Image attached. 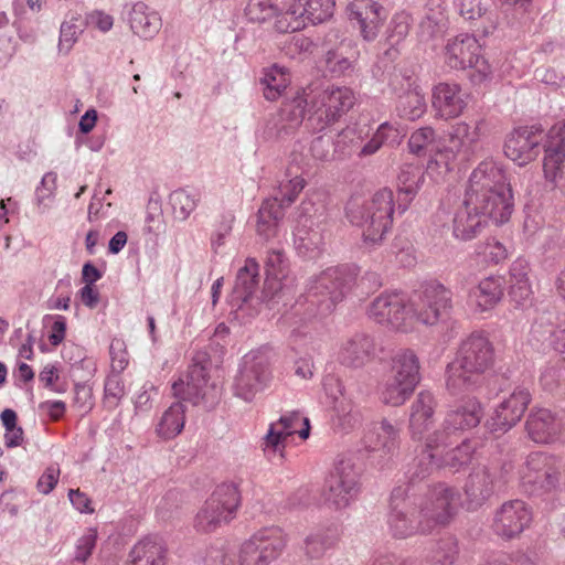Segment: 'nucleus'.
Segmentation results:
<instances>
[{"instance_id": "26", "label": "nucleus", "mask_w": 565, "mask_h": 565, "mask_svg": "<svg viewBox=\"0 0 565 565\" xmlns=\"http://www.w3.org/2000/svg\"><path fill=\"white\" fill-rule=\"evenodd\" d=\"M307 110L300 96L282 104L280 109L273 114L262 129L265 140H285L292 136L303 121Z\"/></svg>"}, {"instance_id": "37", "label": "nucleus", "mask_w": 565, "mask_h": 565, "mask_svg": "<svg viewBox=\"0 0 565 565\" xmlns=\"http://www.w3.org/2000/svg\"><path fill=\"white\" fill-rule=\"evenodd\" d=\"M350 20L356 22L364 40L372 41L379 33L380 25L385 19L384 9L377 2L361 0L350 6Z\"/></svg>"}, {"instance_id": "46", "label": "nucleus", "mask_w": 565, "mask_h": 565, "mask_svg": "<svg viewBox=\"0 0 565 565\" xmlns=\"http://www.w3.org/2000/svg\"><path fill=\"white\" fill-rule=\"evenodd\" d=\"M339 539L337 527L319 526L312 529L303 540L302 551L310 559H319L333 548Z\"/></svg>"}, {"instance_id": "56", "label": "nucleus", "mask_w": 565, "mask_h": 565, "mask_svg": "<svg viewBox=\"0 0 565 565\" xmlns=\"http://www.w3.org/2000/svg\"><path fill=\"white\" fill-rule=\"evenodd\" d=\"M264 96L267 100H276L289 84V76L282 67L277 65L268 68L262 78Z\"/></svg>"}, {"instance_id": "17", "label": "nucleus", "mask_w": 565, "mask_h": 565, "mask_svg": "<svg viewBox=\"0 0 565 565\" xmlns=\"http://www.w3.org/2000/svg\"><path fill=\"white\" fill-rule=\"evenodd\" d=\"M271 379L269 359L263 351H250L239 364L234 381L237 397L250 402L255 395L265 390Z\"/></svg>"}, {"instance_id": "54", "label": "nucleus", "mask_w": 565, "mask_h": 565, "mask_svg": "<svg viewBox=\"0 0 565 565\" xmlns=\"http://www.w3.org/2000/svg\"><path fill=\"white\" fill-rule=\"evenodd\" d=\"M202 194L199 189H178L170 194V203L178 217L185 220L196 209Z\"/></svg>"}, {"instance_id": "48", "label": "nucleus", "mask_w": 565, "mask_h": 565, "mask_svg": "<svg viewBox=\"0 0 565 565\" xmlns=\"http://www.w3.org/2000/svg\"><path fill=\"white\" fill-rule=\"evenodd\" d=\"M532 338L541 343L548 342L553 350L565 361V319L556 327L541 317L531 328Z\"/></svg>"}, {"instance_id": "43", "label": "nucleus", "mask_w": 565, "mask_h": 565, "mask_svg": "<svg viewBox=\"0 0 565 565\" xmlns=\"http://www.w3.org/2000/svg\"><path fill=\"white\" fill-rule=\"evenodd\" d=\"M285 211L277 196L265 199L257 213L256 232L265 242L279 237Z\"/></svg>"}, {"instance_id": "52", "label": "nucleus", "mask_w": 565, "mask_h": 565, "mask_svg": "<svg viewBox=\"0 0 565 565\" xmlns=\"http://www.w3.org/2000/svg\"><path fill=\"white\" fill-rule=\"evenodd\" d=\"M415 388L416 386L388 374L381 390V399L386 405L401 406Z\"/></svg>"}, {"instance_id": "61", "label": "nucleus", "mask_w": 565, "mask_h": 565, "mask_svg": "<svg viewBox=\"0 0 565 565\" xmlns=\"http://www.w3.org/2000/svg\"><path fill=\"white\" fill-rule=\"evenodd\" d=\"M473 452L475 446L471 445L470 440H463L459 446L447 451L445 455H439L443 468L449 467L459 470L471 461Z\"/></svg>"}, {"instance_id": "62", "label": "nucleus", "mask_w": 565, "mask_h": 565, "mask_svg": "<svg viewBox=\"0 0 565 565\" xmlns=\"http://www.w3.org/2000/svg\"><path fill=\"white\" fill-rule=\"evenodd\" d=\"M305 186L306 180L301 175H295L294 178L279 183L278 191L275 196L278 198V202L281 204V209L284 211L296 201Z\"/></svg>"}, {"instance_id": "60", "label": "nucleus", "mask_w": 565, "mask_h": 565, "mask_svg": "<svg viewBox=\"0 0 565 565\" xmlns=\"http://www.w3.org/2000/svg\"><path fill=\"white\" fill-rule=\"evenodd\" d=\"M85 25V21L79 14H74L70 20L64 21L60 28V51L68 52L84 31Z\"/></svg>"}, {"instance_id": "50", "label": "nucleus", "mask_w": 565, "mask_h": 565, "mask_svg": "<svg viewBox=\"0 0 565 565\" xmlns=\"http://www.w3.org/2000/svg\"><path fill=\"white\" fill-rule=\"evenodd\" d=\"M454 7L461 18L467 21L482 19V35L487 36L497 28V17L488 13L481 0H455Z\"/></svg>"}, {"instance_id": "42", "label": "nucleus", "mask_w": 565, "mask_h": 565, "mask_svg": "<svg viewBox=\"0 0 565 565\" xmlns=\"http://www.w3.org/2000/svg\"><path fill=\"white\" fill-rule=\"evenodd\" d=\"M167 552L159 537L148 535L134 544L125 565H164Z\"/></svg>"}, {"instance_id": "40", "label": "nucleus", "mask_w": 565, "mask_h": 565, "mask_svg": "<svg viewBox=\"0 0 565 565\" xmlns=\"http://www.w3.org/2000/svg\"><path fill=\"white\" fill-rule=\"evenodd\" d=\"M259 284V264L253 258L245 259V264L236 274L235 285L232 294V306L242 309L247 303Z\"/></svg>"}, {"instance_id": "12", "label": "nucleus", "mask_w": 565, "mask_h": 565, "mask_svg": "<svg viewBox=\"0 0 565 565\" xmlns=\"http://www.w3.org/2000/svg\"><path fill=\"white\" fill-rule=\"evenodd\" d=\"M292 232L294 245L300 256L315 258L324 246L326 215L311 201H302Z\"/></svg>"}, {"instance_id": "7", "label": "nucleus", "mask_w": 565, "mask_h": 565, "mask_svg": "<svg viewBox=\"0 0 565 565\" xmlns=\"http://www.w3.org/2000/svg\"><path fill=\"white\" fill-rule=\"evenodd\" d=\"M288 536L279 526H266L255 532L238 553L222 555V565H270L284 553Z\"/></svg>"}, {"instance_id": "16", "label": "nucleus", "mask_w": 565, "mask_h": 565, "mask_svg": "<svg viewBox=\"0 0 565 565\" xmlns=\"http://www.w3.org/2000/svg\"><path fill=\"white\" fill-rule=\"evenodd\" d=\"M367 317L374 322L398 332H411L408 298L402 291H384L372 300Z\"/></svg>"}, {"instance_id": "24", "label": "nucleus", "mask_w": 565, "mask_h": 565, "mask_svg": "<svg viewBox=\"0 0 565 565\" xmlns=\"http://www.w3.org/2000/svg\"><path fill=\"white\" fill-rule=\"evenodd\" d=\"M173 395L193 405L201 402L213 404L220 396V390L215 384L207 386V370L199 362H193L188 370L185 380L179 379L172 384Z\"/></svg>"}, {"instance_id": "28", "label": "nucleus", "mask_w": 565, "mask_h": 565, "mask_svg": "<svg viewBox=\"0 0 565 565\" xmlns=\"http://www.w3.org/2000/svg\"><path fill=\"white\" fill-rule=\"evenodd\" d=\"M408 147L412 153L430 158L428 170L434 166L444 169L445 172L451 170L455 160L454 149L440 148L436 131L431 127H422L414 131L408 140Z\"/></svg>"}, {"instance_id": "22", "label": "nucleus", "mask_w": 565, "mask_h": 565, "mask_svg": "<svg viewBox=\"0 0 565 565\" xmlns=\"http://www.w3.org/2000/svg\"><path fill=\"white\" fill-rule=\"evenodd\" d=\"M390 86L397 95L396 110L398 116L408 120L420 118L426 111V99L418 78L408 70L395 73Z\"/></svg>"}, {"instance_id": "25", "label": "nucleus", "mask_w": 565, "mask_h": 565, "mask_svg": "<svg viewBox=\"0 0 565 565\" xmlns=\"http://www.w3.org/2000/svg\"><path fill=\"white\" fill-rule=\"evenodd\" d=\"M531 402L530 392L523 387H516L504 397L494 408L486 422L488 429L495 435H503L514 427L524 415Z\"/></svg>"}, {"instance_id": "63", "label": "nucleus", "mask_w": 565, "mask_h": 565, "mask_svg": "<svg viewBox=\"0 0 565 565\" xmlns=\"http://www.w3.org/2000/svg\"><path fill=\"white\" fill-rule=\"evenodd\" d=\"M308 152L317 161L337 160L334 139L331 135L323 134L315 137L310 142Z\"/></svg>"}, {"instance_id": "3", "label": "nucleus", "mask_w": 565, "mask_h": 565, "mask_svg": "<svg viewBox=\"0 0 565 565\" xmlns=\"http://www.w3.org/2000/svg\"><path fill=\"white\" fill-rule=\"evenodd\" d=\"M396 210L393 190L383 188L369 198L351 196L345 205L349 223L361 230L363 243L380 245L393 224Z\"/></svg>"}, {"instance_id": "9", "label": "nucleus", "mask_w": 565, "mask_h": 565, "mask_svg": "<svg viewBox=\"0 0 565 565\" xmlns=\"http://www.w3.org/2000/svg\"><path fill=\"white\" fill-rule=\"evenodd\" d=\"M444 63L455 71L470 68L469 77L473 85L492 78V68L481 55V44L473 34L461 33L449 39L444 49Z\"/></svg>"}, {"instance_id": "32", "label": "nucleus", "mask_w": 565, "mask_h": 565, "mask_svg": "<svg viewBox=\"0 0 565 565\" xmlns=\"http://www.w3.org/2000/svg\"><path fill=\"white\" fill-rule=\"evenodd\" d=\"M298 434L301 439H307L310 435V422L300 412H291L280 416V418L269 425L265 436V446L275 451L285 447V441L289 436Z\"/></svg>"}, {"instance_id": "18", "label": "nucleus", "mask_w": 565, "mask_h": 565, "mask_svg": "<svg viewBox=\"0 0 565 565\" xmlns=\"http://www.w3.org/2000/svg\"><path fill=\"white\" fill-rule=\"evenodd\" d=\"M482 416L481 405L476 399H468L463 404L449 409L440 428L429 434L428 446L452 445V437L479 425Z\"/></svg>"}, {"instance_id": "23", "label": "nucleus", "mask_w": 565, "mask_h": 565, "mask_svg": "<svg viewBox=\"0 0 565 565\" xmlns=\"http://www.w3.org/2000/svg\"><path fill=\"white\" fill-rule=\"evenodd\" d=\"M543 172L555 188H565V122H557L545 135Z\"/></svg>"}, {"instance_id": "44", "label": "nucleus", "mask_w": 565, "mask_h": 565, "mask_svg": "<svg viewBox=\"0 0 565 565\" xmlns=\"http://www.w3.org/2000/svg\"><path fill=\"white\" fill-rule=\"evenodd\" d=\"M424 179V171L418 166L405 164L401 168L397 177L398 199L395 202L396 210L399 214L407 211L409 204L422 188Z\"/></svg>"}, {"instance_id": "64", "label": "nucleus", "mask_w": 565, "mask_h": 565, "mask_svg": "<svg viewBox=\"0 0 565 565\" xmlns=\"http://www.w3.org/2000/svg\"><path fill=\"white\" fill-rule=\"evenodd\" d=\"M481 565H535V561L524 552H498L489 555Z\"/></svg>"}, {"instance_id": "14", "label": "nucleus", "mask_w": 565, "mask_h": 565, "mask_svg": "<svg viewBox=\"0 0 565 565\" xmlns=\"http://www.w3.org/2000/svg\"><path fill=\"white\" fill-rule=\"evenodd\" d=\"M508 465L499 467L489 466L475 467L466 479L463 486L465 500L461 505L467 511H477L505 484L504 475L509 471Z\"/></svg>"}, {"instance_id": "5", "label": "nucleus", "mask_w": 565, "mask_h": 565, "mask_svg": "<svg viewBox=\"0 0 565 565\" xmlns=\"http://www.w3.org/2000/svg\"><path fill=\"white\" fill-rule=\"evenodd\" d=\"M523 489L530 494L553 493L565 505V460L546 451L530 452L520 470Z\"/></svg>"}, {"instance_id": "58", "label": "nucleus", "mask_w": 565, "mask_h": 565, "mask_svg": "<svg viewBox=\"0 0 565 565\" xmlns=\"http://www.w3.org/2000/svg\"><path fill=\"white\" fill-rule=\"evenodd\" d=\"M475 254L484 265L499 264L508 257L507 247L494 237L477 244Z\"/></svg>"}, {"instance_id": "21", "label": "nucleus", "mask_w": 565, "mask_h": 565, "mask_svg": "<svg viewBox=\"0 0 565 565\" xmlns=\"http://www.w3.org/2000/svg\"><path fill=\"white\" fill-rule=\"evenodd\" d=\"M533 521L531 507L523 500L514 499L503 502L493 513L492 532L504 541L519 537Z\"/></svg>"}, {"instance_id": "27", "label": "nucleus", "mask_w": 565, "mask_h": 565, "mask_svg": "<svg viewBox=\"0 0 565 565\" xmlns=\"http://www.w3.org/2000/svg\"><path fill=\"white\" fill-rule=\"evenodd\" d=\"M543 129L540 126H524L511 131L504 142V153L519 166L534 160L541 150Z\"/></svg>"}, {"instance_id": "45", "label": "nucleus", "mask_w": 565, "mask_h": 565, "mask_svg": "<svg viewBox=\"0 0 565 565\" xmlns=\"http://www.w3.org/2000/svg\"><path fill=\"white\" fill-rule=\"evenodd\" d=\"M290 343L296 354L300 356L295 361V374L303 380H309L315 373L312 353L319 351L320 345L312 339L302 334L299 330H292Z\"/></svg>"}, {"instance_id": "15", "label": "nucleus", "mask_w": 565, "mask_h": 565, "mask_svg": "<svg viewBox=\"0 0 565 565\" xmlns=\"http://www.w3.org/2000/svg\"><path fill=\"white\" fill-rule=\"evenodd\" d=\"M387 524L390 532L396 539L428 533L424 531L418 509L414 510L409 486H398L392 490Z\"/></svg>"}, {"instance_id": "19", "label": "nucleus", "mask_w": 565, "mask_h": 565, "mask_svg": "<svg viewBox=\"0 0 565 565\" xmlns=\"http://www.w3.org/2000/svg\"><path fill=\"white\" fill-rule=\"evenodd\" d=\"M498 210L488 209L481 203H472L470 198L465 196L452 220V236L456 239L471 241L486 227L489 221L495 225L507 223L510 217H501Z\"/></svg>"}, {"instance_id": "31", "label": "nucleus", "mask_w": 565, "mask_h": 565, "mask_svg": "<svg viewBox=\"0 0 565 565\" xmlns=\"http://www.w3.org/2000/svg\"><path fill=\"white\" fill-rule=\"evenodd\" d=\"M469 94L457 83L443 82L434 86L431 106L440 119L459 117L468 106Z\"/></svg>"}, {"instance_id": "30", "label": "nucleus", "mask_w": 565, "mask_h": 565, "mask_svg": "<svg viewBox=\"0 0 565 565\" xmlns=\"http://www.w3.org/2000/svg\"><path fill=\"white\" fill-rule=\"evenodd\" d=\"M334 0H295L285 14L289 22L285 31L295 32L307 24L317 25L326 22L333 15Z\"/></svg>"}, {"instance_id": "49", "label": "nucleus", "mask_w": 565, "mask_h": 565, "mask_svg": "<svg viewBox=\"0 0 565 565\" xmlns=\"http://www.w3.org/2000/svg\"><path fill=\"white\" fill-rule=\"evenodd\" d=\"M445 0H426L424 14L418 25V34L423 41L433 39L445 26Z\"/></svg>"}, {"instance_id": "39", "label": "nucleus", "mask_w": 565, "mask_h": 565, "mask_svg": "<svg viewBox=\"0 0 565 565\" xmlns=\"http://www.w3.org/2000/svg\"><path fill=\"white\" fill-rule=\"evenodd\" d=\"M127 21L134 34L143 40L153 39L162 26L159 12L141 1L130 7Z\"/></svg>"}, {"instance_id": "59", "label": "nucleus", "mask_w": 565, "mask_h": 565, "mask_svg": "<svg viewBox=\"0 0 565 565\" xmlns=\"http://www.w3.org/2000/svg\"><path fill=\"white\" fill-rule=\"evenodd\" d=\"M57 174L55 172H46L35 189V203L39 212L44 214L51 207L50 202L54 199L56 192Z\"/></svg>"}, {"instance_id": "1", "label": "nucleus", "mask_w": 565, "mask_h": 565, "mask_svg": "<svg viewBox=\"0 0 565 565\" xmlns=\"http://www.w3.org/2000/svg\"><path fill=\"white\" fill-rule=\"evenodd\" d=\"M356 276V269L349 265L327 268L309 280L306 294L295 301L290 311H284L282 318L287 321L299 317V321H306L329 315L351 291Z\"/></svg>"}, {"instance_id": "57", "label": "nucleus", "mask_w": 565, "mask_h": 565, "mask_svg": "<svg viewBox=\"0 0 565 565\" xmlns=\"http://www.w3.org/2000/svg\"><path fill=\"white\" fill-rule=\"evenodd\" d=\"M332 422L337 428L348 433L360 424L361 414L351 399H342L333 406Z\"/></svg>"}, {"instance_id": "8", "label": "nucleus", "mask_w": 565, "mask_h": 565, "mask_svg": "<svg viewBox=\"0 0 565 565\" xmlns=\"http://www.w3.org/2000/svg\"><path fill=\"white\" fill-rule=\"evenodd\" d=\"M414 510L418 509L424 531L430 533L439 525L448 524L458 512L459 493L446 483L428 486L423 494L411 493Z\"/></svg>"}, {"instance_id": "33", "label": "nucleus", "mask_w": 565, "mask_h": 565, "mask_svg": "<svg viewBox=\"0 0 565 565\" xmlns=\"http://www.w3.org/2000/svg\"><path fill=\"white\" fill-rule=\"evenodd\" d=\"M437 406L435 396L429 391L417 394L411 405L408 430L414 441H425L428 430L434 424V414Z\"/></svg>"}, {"instance_id": "13", "label": "nucleus", "mask_w": 565, "mask_h": 565, "mask_svg": "<svg viewBox=\"0 0 565 565\" xmlns=\"http://www.w3.org/2000/svg\"><path fill=\"white\" fill-rule=\"evenodd\" d=\"M361 491L360 472L351 460H340L326 480L322 498L334 511L349 508Z\"/></svg>"}, {"instance_id": "35", "label": "nucleus", "mask_w": 565, "mask_h": 565, "mask_svg": "<svg viewBox=\"0 0 565 565\" xmlns=\"http://www.w3.org/2000/svg\"><path fill=\"white\" fill-rule=\"evenodd\" d=\"M429 435L426 436L424 444L416 449L418 454L407 463L406 477L409 482L411 493L414 492V483L429 477L436 469L443 468V462L438 454L447 446H428Z\"/></svg>"}, {"instance_id": "6", "label": "nucleus", "mask_w": 565, "mask_h": 565, "mask_svg": "<svg viewBox=\"0 0 565 565\" xmlns=\"http://www.w3.org/2000/svg\"><path fill=\"white\" fill-rule=\"evenodd\" d=\"M307 110L308 121L317 130L337 122L355 103L354 92L345 86L309 89L300 96Z\"/></svg>"}, {"instance_id": "38", "label": "nucleus", "mask_w": 565, "mask_h": 565, "mask_svg": "<svg viewBox=\"0 0 565 565\" xmlns=\"http://www.w3.org/2000/svg\"><path fill=\"white\" fill-rule=\"evenodd\" d=\"M487 122L484 119H477L469 124L466 121L456 122L449 132L450 146L447 149H454L455 157L462 152L465 157L472 154L478 142L484 135Z\"/></svg>"}, {"instance_id": "2", "label": "nucleus", "mask_w": 565, "mask_h": 565, "mask_svg": "<svg viewBox=\"0 0 565 565\" xmlns=\"http://www.w3.org/2000/svg\"><path fill=\"white\" fill-rule=\"evenodd\" d=\"M492 363L493 347L488 337L472 332L461 342L456 358L447 365V391L456 396L475 390Z\"/></svg>"}, {"instance_id": "47", "label": "nucleus", "mask_w": 565, "mask_h": 565, "mask_svg": "<svg viewBox=\"0 0 565 565\" xmlns=\"http://www.w3.org/2000/svg\"><path fill=\"white\" fill-rule=\"evenodd\" d=\"M420 364L416 353L411 349L397 350L391 359L390 375L414 386L420 382Z\"/></svg>"}, {"instance_id": "4", "label": "nucleus", "mask_w": 565, "mask_h": 565, "mask_svg": "<svg viewBox=\"0 0 565 565\" xmlns=\"http://www.w3.org/2000/svg\"><path fill=\"white\" fill-rule=\"evenodd\" d=\"M465 196L472 203L498 210L500 218L511 217L513 212V195L505 170L493 160H484L473 169Z\"/></svg>"}, {"instance_id": "34", "label": "nucleus", "mask_w": 565, "mask_h": 565, "mask_svg": "<svg viewBox=\"0 0 565 565\" xmlns=\"http://www.w3.org/2000/svg\"><path fill=\"white\" fill-rule=\"evenodd\" d=\"M376 353L373 337L359 332L348 338L338 352V360L349 367H362L372 361Z\"/></svg>"}, {"instance_id": "41", "label": "nucleus", "mask_w": 565, "mask_h": 565, "mask_svg": "<svg viewBox=\"0 0 565 565\" xmlns=\"http://www.w3.org/2000/svg\"><path fill=\"white\" fill-rule=\"evenodd\" d=\"M399 430L387 419L371 423L363 435L362 443L369 451L392 452L398 446Z\"/></svg>"}, {"instance_id": "11", "label": "nucleus", "mask_w": 565, "mask_h": 565, "mask_svg": "<svg viewBox=\"0 0 565 565\" xmlns=\"http://www.w3.org/2000/svg\"><path fill=\"white\" fill-rule=\"evenodd\" d=\"M241 504V493L234 483H222L215 488L194 518V527L201 533H211L235 516Z\"/></svg>"}, {"instance_id": "53", "label": "nucleus", "mask_w": 565, "mask_h": 565, "mask_svg": "<svg viewBox=\"0 0 565 565\" xmlns=\"http://www.w3.org/2000/svg\"><path fill=\"white\" fill-rule=\"evenodd\" d=\"M459 554L458 541L447 535L434 543L426 558L434 565H454Z\"/></svg>"}, {"instance_id": "51", "label": "nucleus", "mask_w": 565, "mask_h": 565, "mask_svg": "<svg viewBox=\"0 0 565 565\" xmlns=\"http://www.w3.org/2000/svg\"><path fill=\"white\" fill-rule=\"evenodd\" d=\"M185 406L182 402L173 403L162 415L157 433L164 439H170L179 435L185 423Z\"/></svg>"}, {"instance_id": "55", "label": "nucleus", "mask_w": 565, "mask_h": 565, "mask_svg": "<svg viewBox=\"0 0 565 565\" xmlns=\"http://www.w3.org/2000/svg\"><path fill=\"white\" fill-rule=\"evenodd\" d=\"M362 141L363 137L355 128L343 129L334 139L337 160H343L352 154L360 157Z\"/></svg>"}, {"instance_id": "29", "label": "nucleus", "mask_w": 565, "mask_h": 565, "mask_svg": "<svg viewBox=\"0 0 565 565\" xmlns=\"http://www.w3.org/2000/svg\"><path fill=\"white\" fill-rule=\"evenodd\" d=\"M529 437L536 444L565 441V422L547 408H533L525 423Z\"/></svg>"}, {"instance_id": "36", "label": "nucleus", "mask_w": 565, "mask_h": 565, "mask_svg": "<svg viewBox=\"0 0 565 565\" xmlns=\"http://www.w3.org/2000/svg\"><path fill=\"white\" fill-rule=\"evenodd\" d=\"M503 294V279L499 276H489L469 290L468 305L476 313L488 312L502 300Z\"/></svg>"}, {"instance_id": "10", "label": "nucleus", "mask_w": 565, "mask_h": 565, "mask_svg": "<svg viewBox=\"0 0 565 565\" xmlns=\"http://www.w3.org/2000/svg\"><path fill=\"white\" fill-rule=\"evenodd\" d=\"M408 308L411 331L415 322L434 327L447 317L452 308V292L439 281H428L408 299Z\"/></svg>"}, {"instance_id": "20", "label": "nucleus", "mask_w": 565, "mask_h": 565, "mask_svg": "<svg viewBox=\"0 0 565 565\" xmlns=\"http://www.w3.org/2000/svg\"><path fill=\"white\" fill-rule=\"evenodd\" d=\"M289 259L284 248H269L265 257V284L262 292V300L271 305L285 301L290 294V285L292 282L288 277ZM287 303L284 302V306Z\"/></svg>"}]
</instances>
